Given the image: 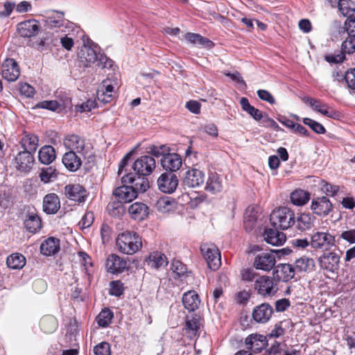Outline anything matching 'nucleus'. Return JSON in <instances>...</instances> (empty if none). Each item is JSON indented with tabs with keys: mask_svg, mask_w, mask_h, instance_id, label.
Listing matches in <instances>:
<instances>
[{
	"mask_svg": "<svg viewBox=\"0 0 355 355\" xmlns=\"http://www.w3.org/2000/svg\"><path fill=\"white\" fill-rule=\"evenodd\" d=\"M78 57L80 62L85 67L90 66L96 62V66L101 69H110L113 66V60L101 53L98 46H84L80 51Z\"/></svg>",
	"mask_w": 355,
	"mask_h": 355,
	"instance_id": "nucleus-1",
	"label": "nucleus"
},
{
	"mask_svg": "<svg viewBox=\"0 0 355 355\" xmlns=\"http://www.w3.org/2000/svg\"><path fill=\"white\" fill-rule=\"evenodd\" d=\"M116 244L120 252L132 255L141 249L142 240L137 232L126 231L118 235Z\"/></svg>",
	"mask_w": 355,
	"mask_h": 355,
	"instance_id": "nucleus-2",
	"label": "nucleus"
},
{
	"mask_svg": "<svg viewBox=\"0 0 355 355\" xmlns=\"http://www.w3.org/2000/svg\"><path fill=\"white\" fill-rule=\"evenodd\" d=\"M270 221L274 228L286 230L295 224L293 210L287 207H280L272 211Z\"/></svg>",
	"mask_w": 355,
	"mask_h": 355,
	"instance_id": "nucleus-3",
	"label": "nucleus"
},
{
	"mask_svg": "<svg viewBox=\"0 0 355 355\" xmlns=\"http://www.w3.org/2000/svg\"><path fill=\"white\" fill-rule=\"evenodd\" d=\"M254 289L263 298L272 297L279 291V284L273 275H259L254 280Z\"/></svg>",
	"mask_w": 355,
	"mask_h": 355,
	"instance_id": "nucleus-4",
	"label": "nucleus"
},
{
	"mask_svg": "<svg viewBox=\"0 0 355 355\" xmlns=\"http://www.w3.org/2000/svg\"><path fill=\"white\" fill-rule=\"evenodd\" d=\"M335 236L329 232H313L310 238V245L315 250L329 251L335 245Z\"/></svg>",
	"mask_w": 355,
	"mask_h": 355,
	"instance_id": "nucleus-5",
	"label": "nucleus"
},
{
	"mask_svg": "<svg viewBox=\"0 0 355 355\" xmlns=\"http://www.w3.org/2000/svg\"><path fill=\"white\" fill-rule=\"evenodd\" d=\"M200 251L207 261L208 267L212 270H216L221 264L220 253L214 244L203 243Z\"/></svg>",
	"mask_w": 355,
	"mask_h": 355,
	"instance_id": "nucleus-6",
	"label": "nucleus"
},
{
	"mask_svg": "<svg viewBox=\"0 0 355 355\" xmlns=\"http://www.w3.org/2000/svg\"><path fill=\"white\" fill-rule=\"evenodd\" d=\"M63 145L69 151H73L83 156L87 153L89 150L85 139L76 134H69L65 136L63 139Z\"/></svg>",
	"mask_w": 355,
	"mask_h": 355,
	"instance_id": "nucleus-7",
	"label": "nucleus"
},
{
	"mask_svg": "<svg viewBox=\"0 0 355 355\" xmlns=\"http://www.w3.org/2000/svg\"><path fill=\"white\" fill-rule=\"evenodd\" d=\"M340 257L334 251L324 252L318 258L320 269L331 273H337L340 268Z\"/></svg>",
	"mask_w": 355,
	"mask_h": 355,
	"instance_id": "nucleus-8",
	"label": "nucleus"
},
{
	"mask_svg": "<svg viewBox=\"0 0 355 355\" xmlns=\"http://www.w3.org/2000/svg\"><path fill=\"white\" fill-rule=\"evenodd\" d=\"M123 184H130V187H133L138 193H144L150 187V183L148 175H143L135 173H128L121 178Z\"/></svg>",
	"mask_w": 355,
	"mask_h": 355,
	"instance_id": "nucleus-9",
	"label": "nucleus"
},
{
	"mask_svg": "<svg viewBox=\"0 0 355 355\" xmlns=\"http://www.w3.org/2000/svg\"><path fill=\"white\" fill-rule=\"evenodd\" d=\"M34 162L33 153L31 151L24 150L15 155L12 160L16 170L23 173L29 172L32 169Z\"/></svg>",
	"mask_w": 355,
	"mask_h": 355,
	"instance_id": "nucleus-10",
	"label": "nucleus"
},
{
	"mask_svg": "<svg viewBox=\"0 0 355 355\" xmlns=\"http://www.w3.org/2000/svg\"><path fill=\"white\" fill-rule=\"evenodd\" d=\"M156 168L155 159L150 155H143L137 158L132 166L136 174L150 175Z\"/></svg>",
	"mask_w": 355,
	"mask_h": 355,
	"instance_id": "nucleus-11",
	"label": "nucleus"
},
{
	"mask_svg": "<svg viewBox=\"0 0 355 355\" xmlns=\"http://www.w3.org/2000/svg\"><path fill=\"white\" fill-rule=\"evenodd\" d=\"M157 183L162 192L173 193L178 186L179 180L174 173L164 172L158 178Z\"/></svg>",
	"mask_w": 355,
	"mask_h": 355,
	"instance_id": "nucleus-12",
	"label": "nucleus"
},
{
	"mask_svg": "<svg viewBox=\"0 0 355 355\" xmlns=\"http://www.w3.org/2000/svg\"><path fill=\"white\" fill-rule=\"evenodd\" d=\"M311 210L320 217H325L333 211V204L327 196L315 197L312 199Z\"/></svg>",
	"mask_w": 355,
	"mask_h": 355,
	"instance_id": "nucleus-13",
	"label": "nucleus"
},
{
	"mask_svg": "<svg viewBox=\"0 0 355 355\" xmlns=\"http://www.w3.org/2000/svg\"><path fill=\"white\" fill-rule=\"evenodd\" d=\"M302 100L305 103L309 104L315 111L325 116L336 119L340 116V112L329 107L327 104L322 103L318 99L305 96Z\"/></svg>",
	"mask_w": 355,
	"mask_h": 355,
	"instance_id": "nucleus-14",
	"label": "nucleus"
},
{
	"mask_svg": "<svg viewBox=\"0 0 355 355\" xmlns=\"http://www.w3.org/2000/svg\"><path fill=\"white\" fill-rule=\"evenodd\" d=\"M20 75L17 62L12 58H6L1 65L2 78L8 82H14Z\"/></svg>",
	"mask_w": 355,
	"mask_h": 355,
	"instance_id": "nucleus-15",
	"label": "nucleus"
},
{
	"mask_svg": "<svg viewBox=\"0 0 355 355\" xmlns=\"http://www.w3.org/2000/svg\"><path fill=\"white\" fill-rule=\"evenodd\" d=\"M64 193L67 198L76 202H84L88 196L87 190L79 184H70L64 187Z\"/></svg>",
	"mask_w": 355,
	"mask_h": 355,
	"instance_id": "nucleus-16",
	"label": "nucleus"
},
{
	"mask_svg": "<svg viewBox=\"0 0 355 355\" xmlns=\"http://www.w3.org/2000/svg\"><path fill=\"white\" fill-rule=\"evenodd\" d=\"M276 263L275 257L271 252H261L257 254L253 261L252 266L257 270L270 271Z\"/></svg>",
	"mask_w": 355,
	"mask_h": 355,
	"instance_id": "nucleus-17",
	"label": "nucleus"
},
{
	"mask_svg": "<svg viewBox=\"0 0 355 355\" xmlns=\"http://www.w3.org/2000/svg\"><path fill=\"white\" fill-rule=\"evenodd\" d=\"M205 182V174L203 171L191 168L186 171L183 180L184 187L196 188L202 186Z\"/></svg>",
	"mask_w": 355,
	"mask_h": 355,
	"instance_id": "nucleus-18",
	"label": "nucleus"
},
{
	"mask_svg": "<svg viewBox=\"0 0 355 355\" xmlns=\"http://www.w3.org/2000/svg\"><path fill=\"white\" fill-rule=\"evenodd\" d=\"M107 271L112 274H120L128 268L125 259L116 254H110L105 263Z\"/></svg>",
	"mask_w": 355,
	"mask_h": 355,
	"instance_id": "nucleus-19",
	"label": "nucleus"
},
{
	"mask_svg": "<svg viewBox=\"0 0 355 355\" xmlns=\"http://www.w3.org/2000/svg\"><path fill=\"white\" fill-rule=\"evenodd\" d=\"M272 275L279 282H288L294 278L295 275V267L289 263H279L275 267Z\"/></svg>",
	"mask_w": 355,
	"mask_h": 355,
	"instance_id": "nucleus-20",
	"label": "nucleus"
},
{
	"mask_svg": "<svg viewBox=\"0 0 355 355\" xmlns=\"http://www.w3.org/2000/svg\"><path fill=\"white\" fill-rule=\"evenodd\" d=\"M246 347L254 353H260L268 345L267 338L261 334H252L249 335L245 340Z\"/></svg>",
	"mask_w": 355,
	"mask_h": 355,
	"instance_id": "nucleus-21",
	"label": "nucleus"
},
{
	"mask_svg": "<svg viewBox=\"0 0 355 355\" xmlns=\"http://www.w3.org/2000/svg\"><path fill=\"white\" fill-rule=\"evenodd\" d=\"M273 313V309L268 303H262L256 306L252 313L253 320L258 322L264 324L267 322Z\"/></svg>",
	"mask_w": 355,
	"mask_h": 355,
	"instance_id": "nucleus-22",
	"label": "nucleus"
},
{
	"mask_svg": "<svg viewBox=\"0 0 355 355\" xmlns=\"http://www.w3.org/2000/svg\"><path fill=\"white\" fill-rule=\"evenodd\" d=\"M40 25L36 19H28L17 24V31L23 37H34L39 33Z\"/></svg>",
	"mask_w": 355,
	"mask_h": 355,
	"instance_id": "nucleus-23",
	"label": "nucleus"
},
{
	"mask_svg": "<svg viewBox=\"0 0 355 355\" xmlns=\"http://www.w3.org/2000/svg\"><path fill=\"white\" fill-rule=\"evenodd\" d=\"M182 165V157L177 153H169L161 159V166L166 172L174 173L178 171Z\"/></svg>",
	"mask_w": 355,
	"mask_h": 355,
	"instance_id": "nucleus-24",
	"label": "nucleus"
},
{
	"mask_svg": "<svg viewBox=\"0 0 355 355\" xmlns=\"http://www.w3.org/2000/svg\"><path fill=\"white\" fill-rule=\"evenodd\" d=\"M116 200L121 203H127L137 198V191L130 185L123 184L121 187H118L114 191Z\"/></svg>",
	"mask_w": 355,
	"mask_h": 355,
	"instance_id": "nucleus-25",
	"label": "nucleus"
},
{
	"mask_svg": "<svg viewBox=\"0 0 355 355\" xmlns=\"http://www.w3.org/2000/svg\"><path fill=\"white\" fill-rule=\"evenodd\" d=\"M60 208V201L56 193L46 194L43 199V211L47 214H54Z\"/></svg>",
	"mask_w": 355,
	"mask_h": 355,
	"instance_id": "nucleus-26",
	"label": "nucleus"
},
{
	"mask_svg": "<svg viewBox=\"0 0 355 355\" xmlns=\"http://www.w3.org/2000/svg\"><path fill=\"white\" fill-rule=\"evenodd\" d=\"M279 229L268 228L263 232L264 240L272 245H282L286 240L284 233L278 231Z\"/></svg>",
	"mask_w": 355,
	"mask_h": 355,
	"instance_id": "nucleus-27",
	"label": "nucleus"
},
{
	"mask_svg": "<svg viewBox=\"0 0 355 355\" xmlns=\"http://www.w3.org/2000/svg\"><path fill=\"white\" fill-rule=\"evenodd\" d=\"M205 189L213 194L221 192L223 184L220 175L215 171L209 172Z\"/></svg>",
	"mask_w": 355,
	"mask_h": 355,
	"instance_id": "nucleus-28",
	"label": "nucleus"
},
{
	"mask_svg": "<svg viewBox=\"0 0 355 355\" xmlns=\"http://www.w3.org/2000/svg\"><path fill=\"white\" fill-rule=\"evenodd\" d=\"M77 154L73 151H68L62 156V162L70 171L75 172L78 171L82 165V160Z\"/></svg>",
	"mask_w": 355,
	"mask_h": 355,
	"instance_id": "nucleus-29",
	"label": "nucleus"
},
{
	"mask_svg": "<svg viewBox=\"0 0 355 355\" xmlns=\"http://www.w3.org/2000/svg\"><path fill=\"white\" fill-rule=\"evenodd\" d=\"M19 144L24 150L31 151L32 153H34L39 146V138L33 133L24 132Z\"/></svg>",
	"mask_w": 355,
	"mask_h": 355,
	"instance_id": "nucleus-30",
	"label": "nucleus"
},
{
	"mask_svg": "<svg viewBox=\"0 0 355 355\" xmlns=\"http://www.w3.org/2000/svg\"><path fill=\"white\" fill-rule=\"evenodd\" d=\"M200 325L201 318L198 314H193L191 318L188 316L186 318L184 330L190 338L199 336Z\"/></svg>",
	"mask_w": 355,
	"mask_h": 355,
	"instance_id": "nucleus-31",
	"label": "nucleus"
},
{
	"mask_svg": "<svg viewBox=\"0 0 355 355\" xmlns=\"http://www.w3.org/2000/svg\"><path fill=\"white\" fill-rule=\"evenodd\" d=\"M60 239L55 237H49L40 245V252L46 256H51L60 250Z\"/></svg>",
	"mask_w": 355,
	"mask_h": 355,
	"instance_id": "nucleus-32",
	"label": "nucleus"
},
{
	"mask_svg": "<svg viewBox=\"0 0 355 355\" xmlns=\"http://www.w3.org/2000/svg\"><path fill=\"white\" fill-rule=\"evenodd\" d=\"M146 261L148 266L156 269L165 267L168 263L166 255L159 251H154L150 252Z\"/></svg>",
	"mask_w": 355,
	"mask_h": 355,
	"instance_id": "nucleus-33",
	"label": "nucleus"
},
{
	"mask_svg": "<svg viewBox=\"0 0 355 355\" xmlns=\"http://www.w3.org/2000/svg\"><path fill=\"white\" fill-rule=\"evenodd\" d=\"M128 212L132 218L142 220L148 216V207L143 202H135L128 208Z\"/></svg>",
	"mask_w": 355,
	"mask_h": 355,
	"instance_id": "nucleus-34",
	"label": "nucleus"
},
{
	"mask_svg": "<svg viewBox=\"0 0 355 355\" xmlns=\"http://www.w3.org/2000/svg\"><path fill=\"white\" fill-rule=\"evenodd\" d=\"M182 303L184 308L191 312L196 311L198 308L200 300L195 291H189L183 295Z\"/></svg>",
	"mask_w": 355,
	"mask_h": 355,
	"instance_id": "nucleus-35",
	"label": "nucleus"
},
{
	"mask_svg": "<svg viewBox=\"0 0 355 355\" xmlns=\"http://www.w3.org/2000/svg\"><path fill=\"white\" fill-rule=\"evenodd\" d=\"M24 225L28 232L36 233L42 228V220L37 214L28 212Z\"/></svg>",
	"mask_w": 355,
	"mask_h": 355,
	"instance_id": "nucleus-36",
	"label": "nucleus"
},
{
	"mask_svg": "<svg viewBox=\"0 0 355 355\" xmlns=\"http://www.w3.org/2000/svg\"><path fill=\"white\" fill-rule=\"evenodd\" d=\"M55 158V150L51 146H44L38 152L39 161L43 164L49 165L51 164Z\"/></svg>",
	"mask_w": 355,
	"mask_h": 355,
	"instance_id": "nucleus-37",
	"label": "nucleus"
},
{
	"mask_svg": "<svg viewBox=\"0 0 355 355\" xmlns=\"http://www.w3.org/2000/svg\"><path fill=\"white\" fill-rule=\"evenodd\" d=\"M184 37L187 41L193 44H198L207 49L214 46V43L212 41L198 33H187Z\"/></svg>",
	"mask_w": 355,
	"mask_h": 355,
	"instance_id": "nucleus-38",
	"label": "nucleus"
},
{
	"mask_svg": "<svg viewBox=\"0 0 355 355\" xmlns=\"http://www.w3.org/2000/svg\"><path fill=\"white\" fill-rule=\"evenodd\" d=\"M314 217L309 213H301L295 218L296 228L301 232L309 230L313 225Z\"/></svg>",
	"mask_w": 355,
	"mask_h": 355,
	"instance_id": "nucleus-39",
	"label": "nucleus"
},
{
	"mask_svg": "<svg viewBox=\"0 0 355 355\" xmlns=\"http://www.w3.org/2000/svg\"><path fill=\"white\" fill-rule=\"evenodd\" d=\"M294 267L298 272H309L315 269V261L313 258L303 256L295 260Z\"/></svg>",
	"mask_w": 355,
	"mask_h": 355,
	"instance_id": "nucleus-40",
	"label": "nucleus"
},
{
	"mask_svg": "<svg viewBox=\"0 0 355 355\" xmlns=\"http://www.w3.org/2000/svg\"><path fill=\"white\" fill-rule=\"evenodd\" d=\"M311 193L302 189H295L290 196L291 202L297 206H303L310 200Z\"/></svg>",
	"mask_w": 355,
	"mask_h": 355,
	"instance_id": "nucleus-41",
	"label": "nucleus"
},
{
	"mask_svg": "<svg viewBox=\"0 0 355 355\" xmlns=\"http://www.w3.org/2000/svg\"><path fill=\"white\" fill-rule=\"evenodd\" d=\"M242 110L250 114L254 120L259 121L263 119V112L251 105L246 97H242L240 100Z\"/></svg>",
	"mask_w": 355,
	"mask_h": 355,
	"instance_id": "nucleus-42",
	"label": "nucleus"
},
{
	"mask_svg": "<svg viewBox=\"0 0 355 355\" xmlns=\"http://www.w3.org/2000/svg\"><path fill=\"white\" fill-rule=\"evenodd\" d=\"M40 329L45 334H52L58 328V321L53 315H45L40 321Z\"/></svg>",
	"mask_w": 355,
	"mask_h": 355,
	"instance_id": "nucleus-43",
	"label": "nucleus"
},
{
	"mask_svg": "<svg viewBox=\"0 0 355 355\" xmlns=\"http://www.w3.org/2000/svg\"><path fill=\"white\" fill-rule=\"evenodd\" d=\"M6 264L10 268L21 269L26 264V258L20 253H13L7 257Z\"/></svg>",
	"mask_w": 355,
	"mask_h": 355,
	"instance_id": "nucleus-44",
	"label": "nucleus"
},
{
	"mask_svg": "<svg viewBox=\"0 0 355 355\" xmlns=\"http://www.w3.org/2000/svg\"><path fill=\"white\" fill-rule=\"evenodd\" d=\"M114 313L109 308H104L98 313L96 320L99 327L105 328L112 323Z\"/></svg>",
	"mask_w": 355,
	"mask_h": 355,
	"instance_id": "nucleus-45",
	"label": "nucleus"
},
{
	"mask_svg": "<svg viewBox=\"0 0 355 355\" xmlns=\"http://www.w3.org/2000/svg\"><path fill=\"white\" fill-rule=\"evenodd\" d=\"M175 204V200L167 196L161 197L157 200L155 207L159 211L166 213L174 208Z\"/></svg>",
	"mask_w": 355,
	"mask_h": 355,
	"instance_id": "nucleus-46",
	"label": "nucleus"
},
{
	"mask_svg": "<svg viewBox=\"0 0 355 355\" xmlns=\"http://www.w3.org/2000/svg\"><path fill=\"white\" fill-rule=\"evenodd\" d=\"M338 8L343 16L348 17L354 15L355 3L352 0H339Z\"/></svg>",
	"mask_w": 355,
	"mask_h": 355,
	"instance_id": "nucleus-47",
	"label": "nucleus"
},
{
	"mask_svg": "<svg viewBox=\"0 0 355 355\" xmlns=\"http://www.w3.org/2000/svg\"><path fill=\"white\" fill-rule=\"evenodd\" d=\"M57 16H49L45 19V26L49 28H59L64 23V13L56 12Z\"/></svg>",
	"mask_w": 355,
	"mask_h": 355,
	"instance_id": "nucleus-48",
	"label": "nucleus"
},
{
	"mask_svg": "<svg viewBox=\"0 0 355 355\" xmlns=\"http://www.w3.org/2000/svg\"><path fill=\"white\" fill-rule=\"evenodd\" d=\"M58 174V173L55 168L49 166L42 169V171L40 173V178L41 181L44 183H49L56 179Z\"/></svg>",
	"mask_w": 355,
	"mask_h": 355,
	"instance_id": "nucleus-49",
	"label": "nucleus"
},
{
	"mask_svg": "<svg viewBox=\"0 0 355 355\" xmlns=\"http://www.w3.org/2000/svg\"><path fill=\"white\" fill-rule=\"evenodd\" d=\"M347 33L349 36H355V15L348 16L339 33Z\"/></svg>",
	"mask_w": 355,
	"mask_h": 355,
	"instance_id": "nucleus-50",
	"label": "nucleus"
},
{
	"mask_svg": "<svg viewBox=\"0 0 355 355\" xmlns=\"http://www.w3.org/2000/svg\"><path fill=\"white\" fill-rule=\"evenodd\" d=\"M170 151V148L166 145L155 146L151 145L147 148V152L150 155L159 157L166 155Z\"/></svg>",
	"mask_w": 355,
	"mask_h": 355,
	"instance_id": "nucleus-51",
	"label": "nucleus"
},
{
	"mask_svg": "<svg viewBox=\"0 0 355 355\" xmlns=\"http://www.w3.org/2000/svg\"><path fill=\"white\" fill-rule=\"evenodd\" d=\"M302 122L308 125L314 132L318 135H322L326 132V129L320 123L310 118H303Z\"/></svg>",
	"mask_w": 355,
	"mask_h": 355,
	"instance_id": "nucleus-52",
	"label": "nucleus"
},
{
	"mask_svg": "<svg viewBox=\"0 0 355 355\" xmlns=\"http://www.w3.org/2000/svg\"><path fill=\"white\" fill-rule=\"evenodd\" d=\"M124 286L121 280L112 281L110 283L109 294L112 296L120 297L123 294Z\"/></svg>",
	"mask_w": 355,
	"mask_h": 355,
	"instance_id": "nucleus-53",
	"label": "nucleus"
},
{
	"mask_svg": "<svg viewBox=\"0 0 355 355\" xmlns=\"http://www.w3.org/2000/svg\"><path fill=\"white\" fill-rule=\"evenodd\" d=\"M252 293L250 291L245 289L235 293L234 298L236 304L240 305H246L251 297Z\"/></svg>",
	"mask_w": 355,
	"mask_h": 355,
	"instance_id": "nucleus-54",
	"label": "nucleus"
},
{
	"mask_svg": "<svg viewBox=\"0 0 355 355\" xmlns=\"http://www.w3.org/2000/svg\"><path fill=\"white\" fill-rule=\"evenodd\" d=\"M341 49L347 54L355 53V36H349L342 42Z\"/></svg>",
	"mask_w": 355,
	"mask_h": 355,
	"instance_id": "nucleus-55",
	"label": "nucleus"
},
{
	"mask_svg": "<svg viewBox=\"0 0 355 355\" xmlns=\"http://www.w3.org/2000/svg\"><path fill=\"white\" fill-rule=\"evenodd\" d=\"M94 355H111V346L107 342L103 341L94 346Z\"/></svg>",
	"mask_w": 355,
	"mask_h": 355,
	"instance_id": "nucleus-56",
	"label": "nucleus"
},
{
	"mask_svg": "<svg viewBox=\"0 0 355 355\" xmlns=\"http://www.w3.org/2000/svg\"><path fill=\"white\" fill-rule=\"evenodd\" d=\"M241 278L243 282H252L255 280L258 274L251 268H243L241 272Z\"/></svg>",
	"mask_w": 355,
	"mask_h": 355,
	"instance_id": "nucleus-57",
	"label": "nucleus"
},
{
	"mask_svg": "<svg viewBox=\"0 0 355 355\" xmlns=\"http://www.w3.org/2000/svg\"><path fill=\"white\" fill-rule=\"evenodd\" d=\"M94 214L92 211H86L78 223L80 229L89 227L94 223Z\"/></svg>",
	"mask_w": 355,
	"mask_h": 355,
	"instance_id": "nucleus-58",
	"label": "nucleus"
},
{
	"mask_svg": "<svg viewBox=\"0 0 355 355\" xmlns=\"http://www.w3.org/2000/svg\"><path fill=\"white\" fill-rule=\"evenodd\" d=\"M171 270L176 273L178 276H183L187 272V266L181 261L173 259L171 263Z\"/></svg>",
	"mask_w": 355,
	"mask_h": 355,
	"instance_id": "nucleus-59",
	"label": "nucleus"
},
{
	"mask_svg": "<svg viewBox=\"0 0 355 355\" xmlns=\"http://www.w3.org/2000/svg\"><path fill=\"white\" fill-rule=\"evenodd\" d=\"M345 83L349 89L355 90V68H349L345 71Z\"/></svg>",
	"mask_w": 355,
	"mask_h": 355,
	"instance_id": "nucleus-60",
	"label": "nucleus"
},
{
	"mask_svg": "<svg viewBox=\"0 0 355 355\" xmlns=\"http://www.w3.org/2000/svg\"><path fill=\"white\" fill-rule=\"evenodd\" d=\"M322 191L327 196H335L340 190V187L336 185L323 181L321 187Z\"/></svg>",
	"mask_w": 355,
	"mask_h": 355,
	"instance_id": "nucleus-61",
	"label": "nucleus"
},
{
	"mask_svg": "<svg viewBox=\"0 0 355 355\" xmlns=\"http://www.w3.org/2000/svg\"><path fill=\"white\" fill-rule=\"evenodd\" d=\"M346 54L340 49V51L337 54L325 55L324 60L329 63H341L346 59Z\"/></svg>",
	"mask_w": 355,
	"mask_h": 355,
	"instance_id": "nucleus-62",
	"label": "nucleus"
},
{
	"mask_svg": "<svg viewBox=\"0 0 355 355\" xmlns=\"http://www.w3.org/2000/svg\"><path fill=\"white\" fill-rule=\"evenodd\" d=\"M19 90L21 95L26 97H33L35 94V88L26 83H20Z\"/></svg>",
	"mask_w": 355,
	"mask_h": 355,
	"instance_id": "nucleus-63",
	"label": "nucleus"
},
{
	"mask_svg": "<svg viewBox=\"0 0 355 355\" xmlns=\"http://www.w3.org/2000/svg\"><path fill=\"white\" fill-rule=\"evenodd\" d=\"M339 238L346 241L350 244L355 243V229H349L343 231L340 234Z\"/></svg>",
	"mask_w": 355,
	"mask_h": 355,
	"instance_id": "nucleus-64",
	"label": "nucleus"
}]
</instances>
